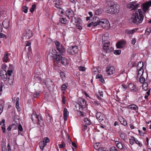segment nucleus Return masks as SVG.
I'll use <instances>...</instances> for the list:
<instances>
[{
	"label": "nucleus",
	"instance_id": "obj_45",
	"mask_svg": "<svg viewBox=\"0 0 151 151\" xmlns=\"http://www.w3.org/2000/svg\"><path fill=\"white\" fill-rule=\"evenodd\" d=\"M8 57V53L6 52L4 56V62H6Z\"/></svg>",
	"mask_w": 151,
	"mask_h": 151
},
{
	"label": "nucleus",
	"instance_id": "obj_4",
	"mask_svg": "<svg viewBox=\"0 0 151 151\" xmlns=\"http://www.w3.org/2000/svg\"><path fill=\"white\" fill-rule=\"evenodd\" d=\"M31 119L35 123L36 121L37 125H39L43 128L44 127V123L43 119V117L41 115H37L33 113L31 116Z\"/></svg>",
	"mask_w": 151,
	"mask_h": 151
},
{
	"label": "nucleus",
	"instance_id": "obj_21",
	"mask_svg": "<svg viewBox=\"0 0 151 151\" xmlns=\"http://www.w3.org/2000/svg\"><path fill=\"white\" fill-rule=\"evenodd\" d=\"M15 116H14V121L16 124L14 123V124H16V125L17 126V128L18 132V134H19V116L17 115H16V113H15Z\"/></svg>",
	"mask_w": 151,
	"mask_h": 151
},
{
	"label": "nucleus",
	"instance_id": "obj_13",
	"mask_svg": "<svg viewBox=\"0 0 151 151\" xmlns=\"http://www.w3.org/2000/svg\"><path fill=\"white\" fill-rule=\"evenodd\" d=\"M0 76L1 79L4 81H6L7 79V74L6 71L3 69L1 70Z\"/></svg>",
	"mask_w": 151,
	"mask_h": 151
},
{
	"label": "nucleus",
	"instance_id": "obj_36",
	"mask_svg": "<svg viewBox=\"0 0 151 151\" xmlns=\"http://www.w3.org/2000/svg\"><path fill=\"white\" fill-rule=\"evenodd\" d=\"M143 63L142 62H139L137 65V69H143Z\"/></svg>",
	"mask_w": 151,
	"mask_h": 151
},
{
	"label": "nucleus",
	"instance_id": "obj_49",
	"mask_svg": "<svg viewBox=\"0 0 151 151\" xmlns=\"http://www.w3.org/2000/svg\"><path fill=\"white\" fill-rule=\"evenodd\" d=\"M36 8V5L35 4H33L31 8L30 9V11L31 13H33L35 9Z\"/></svg>",
	"mask_w": 151,
	"mask_h": 151
},
{
	"label": "nucleus",
	"instance_id": "obj_29",
	"mask_svg": "<svg viewBox=\"0 0 151 151\" xmlns=\"http://www.w3.org/2000/svg\"><path fill=\"white\" fill-rule=\"evenodd\" d=\"M84 122L85 123V124L86 125H90L91 124V121L89 119H88L87 117L85 118L84 119Z\"/></svg>",
	"mask_w": 151,
	"mask_h": 151
},
{
	"label": "nucleus",
	"instance_id": "obj_7",
	"mask_svg": "<svg viewBox=\"0 0 151 151\" xmlns=\"http://www.w3.org/2000/svg\"><path fill=\"white\" fill-rule=\"evenodd\" d=\"M119 12V6L118 5L116 4L114 6L111 5L110 6L109 9L107 10V12L108 13H111L114 14L115 13H118Z\"/></svg>",
	"mask_w": 151,
	"mask_h": 151
},
{
	"label": "nucleus",
	"instance_id": "obj_39",
	"mask_svg": "<svg viewBox=\"0 0 151 151\" xmlns=\"http://www.w3.org/2000/svg\"><path fill=\"white\" fill-rule=\"evenodd\" d=\"M105 118L104 115L103 114L101 115V116L97 119L98 120L99 122H102L104 120V119Z\"/></svg>",
	"mask_w": 151,
	"mask_h": 151
},
{
	"label": "nucleus",
	"instance_id": "obj_27",
	"mask_svg": "<svg viewBox=\"0 0 151 151\" xmlns=\"http://www.w3.org/2000/svg\"><path fill=\"white\" fill-rule=\"evenodd\" d=\"M94 148L96 150H98L99 151L101 149L102 150H104V148H100V144L99 143H97L95 144L94 145Z\"/></svg>",
	"mask_w": 151,
	"mask_h": 151
},
{
	"label": "nucleus",
	"instance_id": "obj_30",
	"mask_svg": "<svg viewBox=\"0 0 151 151\" xmlns=\"http://www.w3.org/2000/svg\"><path fill=\"white\" fill-rule=\"evenodd\" d=\"M39 145L40 148L42 151L43 150L44 147L46 145V144L44 143L42 141H41L40 142Z\"/></svg>",
	"mask_w": 151,
	"mask_h": 151
},
{
	"label": "nucleus",
	"instance_id": "obj_57",
	"mask_svg": "<svg viewBox=\"0 0 151 151\" xmlns=\"http://www.w3.org/2000/svg\"><path fill=\"white\" fill-rule=\"evenodd\" d=\"M110 151H119L115 147H112L110 148Z\"/></svg>",
	"mask_w": 151,
	"mask_h": 151
},
{
	"label": "nucleus",
	"instance_id": "obj_47",
	"mask_svg": "<svg viewBox=\"0 0 151 151\" xmlns=\"http://www.w3.org/2000/svg\"><path fill=\"white\" fill-rule=\"evenodd\" d=\"M120 137L122 140H123L124 141H125V135L124 133H121L120 135Z\"/></svg>",
	"mask_w": 151,
	"mask_h": 151
},
{
	"label": "nucleus",
	"instance_id": "obj_1",
	"mask_svg": "<svg viewBox=\"0 0 151 151\" xmlns=\"http://www.w3.org/2000/svg\"><path fill=\"white\" fill-rule=\"evenodd\" d=\"M92 21L88 24V27L93 28L98 25H100L105 29H109L110 24L109 22L106 19H99V17L94 16L93 18Z\"/></svg>",
	"mask_w": 151,
	"mask_h": 151
},
{
	"label": "nucleus",
	"instance_id": "obj_58",
	"mask_svg": "<svg viewBox=\"0 0 151 151\" xmlns=\"http://www.w3.org/2000/svg\"><path fill=\"white\" fill-rule=\"evenodd\" d=\"M66 99L65 97L64 96H63L62 97V103L64 104H65L66 103Z\"/></svg>",
	"mask_w": 151,
	"mask_h": 151
},
{
	"label": "nucleus",
	"instance_id": "obj_51",
	"mask_svg": "<svg viewBox=\"0 0 151 151\" xmlns=\"http://www.w3.org/2000/svg\"><path fill=\"white\" fill-rule=\"evenodd\" d=\"M127 85L124 84H122V85L121 88L123 91H125L127 88Z\"/></svg>",
	"mask_w": 151,
	"mask_h": 151
},
{
	"label": "nucleus",
	"instance_id": "obj_17",
	"mask_svg": "<svg viewBox=\"0 0 151 151\" xmlns=\"http://www.w3.org/2000/svg\"><path fill=\"white\" fill-rule=\"evenodd\" d=\"M151 5V0H150L142 4V7L143 11L146 12Z\"/></svg>",
	"mask_w": 151,
	"mask_h": 151
},
{
	"label": "nucleus",
	"instance_id": "obj_38",
	"mask_svg": "<svg viewBox=\"0 0 151 151\" xmlns=\"http://www.w3.org/2000/svg\"><path fill=\"white\" fill-rule=\"evenodd\" d=\"M120 122L121 124L124 126H126L127 124V123L126 120L123 118L120 119Z\"/></svg>",
	"mask_w": 151,
	"mask_h": 151
},
{
	"label": "nucleus",
	"instance_id": "obj_46",
	"mask_svg": "<svg viewBox=\"0 0 151 151\" xmlns=\"http://www.w3.org/2000/svg\"><path fill=\"white\" fill-rule=\"evenodd\" d=\"M58 146L60 148H64L65 146V144L64 142L62 141L61 144L58 145Z\"/></svg>",
	"mask_w": 151,
	"mask_h": 151
},
{
	"label": "nucleus",
	"instance_id": "obj_56",
	"mask_svg": "<svg viewBox=\"0 0 151 151\" xmlns=\"http://www.w3.org/2000/svg\"><path fill=\"white\" fill-rule=\"evenodd\" d=\"M13 67L12 65L10 64L9 65V67L7 70L13 71Z\"/></svg>",
	"mask_w": 151,
	"mask_h": 151
},
{
	"label": "nucleus",
	"instance_id": "obj_34",
	"mask_svg": "<svg viewBox=\"0 0 151 151\" xmlns=\"http://www.w3.org/2000/svg\"><path fill=\"white\" fill-rule=\"evenodd\" d=\"M68 86V84L67 83H65L63 84L61 88V89L62 91H65L67 88Z\"/></svg>",
	"mask_w": 151,
	"mask_h": 151
},
{
	"label": "nucleus",
	"instance_id": "obj_52",
	"mask_svg": "<svg viewBox=\"0 0 151 151\" xmlns=\"http://www.w3.org/2000/svg\"><path fill=\"white\" fill-rule=\"evenodd\" d=\"M121 53V50H115L114 51V53L115 55H119Z\"/></svg>",
	"mask_w": 151,
	"mask_h": 151
},
{
	"label": "nucleus",
	"instance_id": "obj_5",
	"mask_svg": "<svg viewBox=\"0 0 151 151\" xmlns=\"http://www.w3.org/2000/svg\"><path fill=\"white\" fill-rule=\"evenodd\" d=\"M54 42L58 54L61 56L63 55L65 52V49L63 45L56 40H55Z\"/></svg>",
	"mask_w": 151,
	"mask_h": 151
},
{
	"label": "nucleus",
	"instance_id": "obj_12",
	"mask_svg": "<svg viewBox=\"0 0 151 151\" xmlns=\"http://www.w3.org/2000/svg\"><path fill=\"white\" fill-rule=\"evenodd\" d=\"M78 51V47L76 46H72L68 49V52L70 54L74 55Z\"/></svg>",
	"mask_w": 151,
	"mask_h": 151
},
{
	"label": "nucleus",
	"instance_id": "obj_42",
	"mask_svg": "<svg viewBox=\"0 0 151 151\" xmlns=\"http://www.w3.org/2000/svg\"><path fill=\"white\" fill-rule=\"evenodd\" d=\"M151 32V28L150 27H147L145 30V33L147 35H149Z\"/></svg>",
	"mask_w": 151,
	"mask_h": 151
},
{
	"label": "nucleus",
	"instance_id": "obj_63",
	"mask_svg": "<svg viewBox=\"0 0 151 151\" xmlns=\"http://www.w3.org/2000/svg\"><path fill=\"white\" fill-rule=\"evenodd\" d=\"M1 129L3 132L5 133V124H4L1 127Z\"/></svg>",
	"mask_w": 151,
	"mask_h": 151
},
{
	"label": "nucleus",
	"instance_id": "obj_19",
	"mask_svg": "<svg viewBox=\"0 0 151 151\" xmlns=\"http://www.w3.org/2000/svg\"><path fill=\"white\" fill-rule=\"evenodd\" d=\"M65 14L67 17L70 19L71 17H74V13L73 11L70 9H68L65 11Z\"/></svg>",
	"mask_w": 151,
	"mask_h": 151
},
{
	"label": "nucleus",
	"instance_id": "obj_18",
	"mask_svg": "<svg viewBox=\"0 0 151 151\" xmlns=\"http://www.w3.org/2000/svg\"><path fill=\"white\" fill-rule=\"evenodd\" d=\"M126 44V42L124 40H122L117 42L116 44V46L117 48H123Z\"/></svg>",
	"mask_w": 151,
	"mask_h": 151
},
{
	"label": "nucleus",
	"instance_id": "obj_53",
	"mask_svg": "<svg viewBox=\"0 0 151 151\" xmlns=\"http://www.w3.org/2000/svg\"><path fill=\"white\" fill-rule=\"evenodd\" d=\"M114 50V48L112 47H110L107 49V50L105 51L106 53H110L112 51Z\"/></svg>",
	"mask_w": 151,
	"mask_h": 151
},
{
	"label": "nucleus",
	"instance_id": "obj_54",
	"mask_svg": "<svg viewBox=\"0 0 151 151\" xmlns=\"http://www.w3.org/2000/svg\"><path fill=\"white\" fill-rule=\"evenodd\" d=\"M60 76L61 78L63 79L65 77V73L63 72H61L60 73Z\"/></svg>",
	"mask_w": 151,
	"mask_h": 151
},
{
	"label": "nucleus",
	"instance_id": "obj_59",
	"mask_svg": "<svg viewBox=\"0 0 151 151\" xmlns=\"http://www.w3.org/2000/svg\"><path fill=\"white\" fill-rule=\"evenodd\" d=\"M0 91L1 92L2 91V88L3 87H4V85L3 83L1 82L0 83Z\"/></svg>",
	"mask_w": 151,
	"mask_h": 151
},
{
	"label": "nucleus",
	"instance_id": "obj_40",
	"mask_svg": "<svg viewBox=\"0 0 151 151\" xmlns=\"http://www.w3.org/2000/svg\"><path fill=\"white\" fill-rule=\"evenodd\" d=\"M137 70L138 71V75L139 76H142L144 72V70L143 69H137Z\"/></svg>",
	"mask_w": 151,
	"mask_h": 151
},
{
	"label": "nucleus",
	"instance_id": "obj_23",
	"mask_svg": "<svg viewBox=\"0 0 151 151\" xmlns=\"http://www.w3.org/2000/svg\"><path fill=\"white\" fill-rule=\"evenodd\" d=\"M137 28H135L132 29H127L125 30V33L127 35L133 34L137 30Z\"/></svg>",
	"mask_w": 151,
	"mask_h": 151
},
{
	"label": "nucleus",
	"instance_id": "obj_26",
	"mask_svg": "<svg viewBox=\"0 0 151 151\" xmlns=\"http://www.w3.org/2000/svg\"><path fill=\"white\" fill-rule=\"evenodd\" d=\"M110 42L107 41L103 45V48L104 50L106 51L109 48Z\"/></svg>",
	"mask_w": 151,
	"mask_h": 151
},
{
	"label": "nucleus",
	"instance_id": "obj_2",
	"mask_svg": "<svg viewBox=\"0 0 151 151\" xmlns=\"http://www.w3.org/2000/svg\"><path fill=\"white\" fill-rule=\"evenodd\" d=\"M144 13L141 9H139L137 11L133 14L131 19L132 22L137 25L141 23L144 19Z\"/></svg>",
	"mask_w": 151,
	"mask_h": 151
},
{
	"label": "nucleus",
	"instance_id": "obj_43",
	"mask_svg": "<svg viewBox=\"0 0 151 151\" xmlns=\"http://www.w3.org/2000/svg\"><path fill=\"white\" fill-rule=\"evenodd\" d=\"M19 98L17 97L16 99V107L17 109V111H19Z\"/></svg>",
	"mask_w": 151,
	"mask_h": 151
},
{
	"label": "nucleus",
	"instance_id": "obj_50",
	"mask_svg": "<svg viewBox=\"0 0 151 151\" xmlns=\"http://www.w3.org/2000/svg\"><path fill=\"white\" fill-rule=\"evenodd\" d=\"M8 81L9 84L10 85H12L13 84L14 81V79L12 78H8Z\"/></svg>",
	"mask_w": 151,
	"mask_h": 151
},
{
	"label": "nucleus",
	"instance_id": "obj_35",
	"mask_svg": "<svg viewBox=\"0 0 151 151\" xmlns=\"http://www.w3.org/2000/svg\"><path fill=\"white\" fill-rule=\"evenodd\" d=\"M103 10L102 9H99L95 11V14L96 15H99L103 12Z\"/></svg>",
	"mask_w": 151,
	"mask_h": 151
},
{
	"label": "nucleus",
	"instance_id": "obj_60",
	"mask_svg": "<svg viewBox=\"0 0 151 151\" xmlns=\"http://www.w3.org/2000/svg\"><path fill=\"white\" fill-rule=\"evenodd\" d=\"M145 79L143 77H141L139 79V82L141 83H143L145 81Z\"/></svg>",
	"mask_w": 151,
	"mask_h": 151
},
{
	"label": "nucleus",
	"instance_id": "obj_11",
	"mask_svg": "<svg viewBox=\"0 0 151 151\" xmlns=\"http://www.w3.org/2000/svg\"><path fill=\"white\" fill-rule=\"evenodd\" d=\"M106 72L109 75L113 74L115 72V69L114 66L111 64L108 65L106 68Z\"/></svg>",
	"mask_w": 151,
	"mask_h": 151
},
{
	"label": "nucleus",
	"instance_id": "obj_15",
	"mask_svg": "<svg viewBox=\"0 0 151 151\" xmlns=\"http://www.w3.org/2000/svg\"><path fill=\"white\" fill-rule=\"evenodd\" d=\"M32 36V31L30 29L26 30L23 35V39H28L31 38Z\"/></svg>",
	"mask_w": 151,
	"mask_h": 151
},
{
	"label": "nucleus",
	"instance_id": "obj_33",
	"mask_svg": "<svg viewBox=\"0 0 151 151\" xmlns=\"http://www.w3.org/2000/svg\"><path fill=\"white\" fill-rule=\"evenodd\" d=\"M142 88L145 91H147L148 89V84L146 82L144 83L142 85Z\"/></svg>",
	"mask_w": 151,
	"mask_h": 151
},
{
	"label": "nucleus",
	"instance_id": "obj_32",
	"mask_svg": "<svg viewBox=\"0 0 151 151\" xmlns=\"http://www.w3.org/2000/svg\"><path fill=\"white\" fill-rule=\"evenodd\" d=\"M46 85L48 87H51V86H53V82L51 80H49L48 81H47L45 82Z\"/></svg>",
	"mask_w": 151,
	"mask_h": 151
},
{
	"label": "nucleus",
	"instance_id": "obj_10",
	"mask_svg": "<svg viewBox=\"0 0 151 151\" xmlns=\"http://www.w3.org/2000/svg\"><path fill=\"white\" fill-rule=\"evenodd\" d=\"M127 108L129 109V113H137L138 111V106L134 104H132L128 105Z\"/></svg>",
	"mask_w": 151,
	"mask_h": 151
},
{
	"label": "nucleus",
	"instance_id": "obj_6",
	"mask_svg": "<svg viewBox=\"0 0 151 151\" xmlns=\"http://www.w3.org/2000/svg\"><path fill=\"white\" fill-rule=\"evenodd\" d=\"M78 105L79 108L78 111H81L83 110V109L85 108L86 106V101L83 98H79L78 100Z\"/></svg>",
	"mask_w": 151,
	"mask_h": 151
},
{
	"label": "nucleus",
	"instance_id": "obj_64",
	"mask_svg": "<svg viewBox=\"0 0 151 151\" xmlns=\"http://www.w3.org/2000/svg\"><path fill=\"white\" fill-rule=\"evenodd\" d=\"M77 28L80 30H81L82 29V27L79 24H76V25Z\"/></svg>",
	"mask_w": 151,
	"mask_h": 151
},
{
	"label": "nucleus",
	"instance_id": "obj_9",
	"mask_svg": "<svg viewBox=\"0 0 151 151\" xmlns=\"http://www.w3.org/2000/svg\"><path fill=\"white\" fill-rule=\"evenodd\" d=\"M129 142L130 144L132 145H133L135 143L140 147H142L143 146L141 142L139 141L136 138L133 136H131V138L129 139Z\"/></svg>",
	"mask_w": 151,
	"mask_h": 151
},
{
	"label": "nucleus",
	"instance_id": "obj_48",
	"mask_svg": "<svg viewBox=\"0 0 151 151\" xmlns=\"http://www.w3.org/2000/svg\"><path fill=\"white\" fill-rule=\"evenodd\" d=\"M42 141L47 145V143L50 142V139L48 137H46L43 139V141Z\"/></svg>",
	"mask_w": 151,
	"mask_h": 151
},
{
	"label": "nucleus",
	"instance_id": "obj_62",
	"mask_svg": "<svg viewBox=\"0 0 151 151\" xmlns=\"http://www.w3.org/2000/svg\"><path fill=\"white\" fill-rule=\"evenodd\" d=\"M31 45V43L29 41H27L26 42V47H29Z\"/></svg>",
	"mask_w": 151,
	"mask_h": 151
},
{
	"label": "nucleus",
	"instance_id": "obj_37",
	"mask_svg": "<svg viewBox=\"0 0 151 151\" xmlns=\"http://www.w3.org/2000/svg\"><path fill=\"white\" fill-rule=\"evenodd\" d=\"M28 7L26 6H22L21 10L24 13H26L28 12Z\"/></svg>",
	"mask_w": 151,
	"mask_h": 151
},
{
	"label": "nucleus",
	"instance_id": "obj_3",
	"mask_svg": "<svg viewBox=\"0 0 151 151\" xmlns=\"http://www.w3.org/2000/svg\"><path fill=\"white\" fill-rule=\"evenodd\" d=\"M50 54L54 60H56V61L54 62V66H60V59L62 58V56L60 55L54 49H52L51 50Z\"/></svg>",
	"mask_w": 151,
	"mask_h": 151
},
{
	"label": "nucleus",
	"instance_id": "obj_22",
	"mask_svg": "<svg viewBox=\"0 0 151 151\" xmlns=\"http://www.w3.org/2000/svg\"><path fill=\"white\" fill-rule=\"evenodd\" d=\"M10 22L9 20L5 19L2 23V25L4 28L7 29L10 26Z\"/></svg>",
	"mask_w": 151,
	"mask_h": 151
},
{
	"label": "nucleus",
	"instance_id": "obj_61",
	"mask_svg": "<svg viewBox=\"0 0 151 151\" xmlns=\"http://www.w3.org/2000/svg\"><path fill=\"white\" fill-rule=\"evenodd\" d=\"M139 132V134L141 136H143L144 135V133L142 132V131H141L140 130H138Z\"/></svg>",
	"mask_w": 151,
	"mask_h": 151
},
{
	"label": "nucleus",
	"instance_id": "obj_55",
	"mask_svg": "<svg viewBox=\"0 0 151 151\" xmlns=\"http://www.w3.org/2000/svg\"><path fill=\"white\" fill-rule=\"evenodd\" d=\"M78 69L80 71H85L86 70V68L84 67L80 66L78 67Z\"/></svg>",
	"mask_w": 151,
	"mask_h": 151
},
{
	"label": "nucleus",
	"instance_id": "obj_25",
	"mask_svg": "<svg viewBox=\"0 0 151 151\" xmlns=\"http://www.w3.org/2000/svg\"><path fill=\"white\" fill-rule=\"evenodd\" d=\"M53 3L56 8H60L61 2L60 0H55L53 1Z\"/></svg>",
	"mask_w": 151,
	"mask_h": 151
},
{
	"label": "nucleus",
	"instance_id": "obj_16",
	"mask_svg": "<svg viewBox=\"0 0 151 151\" xmlns=\"http://www.w3.org/2000/svg\"><path fill=\"white\" fill-rule=\"evenodd\" d=\"M139 5L137 3V2H130L128 5V8L132 9V10L136 9L138 7Z\"/></svg>",
	"mask_w": 151,
	"mask_h": 151
},
{
	"label": "nucleus",
	"instance_id": "obj_28",
	"mask_svg": "<svg viewBox=\"0 0 151 151\" xmlns=\"http://www.w3.org/2000/svg\"><path fill=\"white\" fill-rule=\"evenodd\" d=\"M60 22L63 24H66L68 23V21L65 18H60L59 19Z\"/></svg>",
	"mask_w": 151,
	"mask_h": 151
},
{
	"label": "nucleus",
	"instance_id": "obj_8",
	"mask_svg": "<svg viewBox=\"0 0 151 151\" xmlns=\"http://www.w3.org/2000/svg\"><path fill=\"white\" fill-rule=\"evenodd\" d=\"M116 146L119 149L127 150L128 147H127V145L124 142L122 143L120 141H114Z\"/></svg>",
	"mask_w": 151,
	"mask_h": 151
},
{
	"label": "nucleus",
	"instance_id": "obj_20",
	"mask_svg": "<svg viewBox=\"0 0 151 151\" xmlns=\"http://www.w3.org/2000/svg\"><path fill=\"white\" fill-rule=\"evenodd\" d=\"M60 66H57L58 67H59L61 66V64L65 67L67 66L69 64V61L67 59H66L65 57L62 58L60 59Z\"/></svg>",
	"mask_w": 151,
	"mask_h": 151
},
{
	"label": "nucleus",
	"instance_id": "obj_24",
	"mask_svg": "<svg viewBox=\"0 0 151 151\" xmlns=\"http://www.w3.org/2000/svg\"><path fill=\"white\" fill-rule=\"evenodd\" d=\"M69 114V113L67 109L66 108H65L63 111V117L65 121L67 120Z\"/></svg>",
	"mask_w": 151,
	"mask_h": 151
},
{
	"label": "nucleus",
	"instance_id": "obj_41",
	"mask_svg": "<svg viewBox=\"0 0 151 151\" xmlns=\"http://www.w3.org/2000/svg\"><path fill=\"white\" fill-rule=\"evenodd\" d=\"M40 91H35L33 94V96L34 98L38 97L40 96Z\"/></svg>",
	"mask_w": 151,
	"mask_h": 151
},
{
	"label": "nucleus",
	"instance_id": "obj_31",
	"mask_svg": "<svg viewBox=\"0 0 151 151\" xmlns=\"http://www.w3.org/2000/svg\"><path fill=\"white\" fill-rule=\"evenodd\" d=\"M74 19H75V22L76 24H82V21L80 18L78 17H74Z\"/></svg>",
	"mask_w": 151,
	"mask_h": 151
},
{
	"label": "nucleus",
	"instance_id": "obj_14",
	"mask_svg": "<svg viewBox=\"0 0 151 151\" xmlns=\"http://www.w3.org/2000/svg\"><path fill=\"white\" fill-rule=\"evenodd\" d=\"M128 88L129 90L132 92H136L138 91V87L136 86V85L132 83H130L128 85Z\"/></svg>",
	"mask_w": 151,
	"mask_h": 151
},
{
	"label": "nucleus",
	"instance_id": "obj_44",
	"mask_svg": "<svg viewBox=\"0 0 151 151\" xmlns=\"http://www.w3.org/2000/svg\"><path fill=\"white\" fill-rule=\"evenodd\" d=\"M96 118L97 119L101 115L103 114L100 112H99L97 110H96Z\"/></svg>",
	"mask_w": 151,
	"mask_h": 151
}]
</instances>
